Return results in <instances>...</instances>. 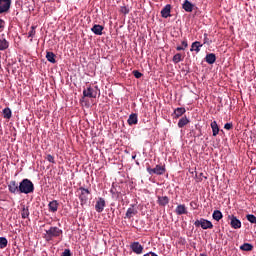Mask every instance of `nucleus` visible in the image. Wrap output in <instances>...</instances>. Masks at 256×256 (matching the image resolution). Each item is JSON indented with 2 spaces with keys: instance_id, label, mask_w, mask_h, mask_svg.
I'll return each mask as SVG.
<instances>
[{
  "instance_id": "nucleus-15",
  "label": "nucleus",
  "mask_w": 256,
  "mask_h": 256,
  "mask_svg": "<svg viewBox=\"0 0 256 256\" xmlns=\"http://www.w3.org/2000/svg\"><path fill=\"white\" fill-rule=\"evenodd\" d=\"M157 203H158V205H160V207H165L166 205H169V197L158 196Z\"/></svg>"
},
{
  "instance_id": "nucleus-47",
  "label": "nucleus",
  "mask_w": 256,
  "mask_h": 256,
  "mask_svg": "<svg viewBox=\"0 0 256 256\" xmlns=\"http://www.w3.org/2000/svg\"><path fill=\"white\" fill-rule=\"evenodd\" d=\"M0 67H1V60H0Z\"/></svg>"
},
{
  "instance_id": "nucleus-39",
  "label": "nucleus",
  "mask_w": 256,
  "mask_h": 256,
  "mask_svg": "<svg viewBox=\"0 0 256 256\" xmlns=\"http://www.w3.org/2000/svg\"><path fill=\"white\" fill-rule=\"evenodd\" d=\"M204 45H211V40L207 37V34H204Z\"/></svg>"
},
{
  "instance_id": "nucleus-14",
  "label": "nucleus",
  "mask_w": 256,
  "mask_h": 256,
  "mask_svg": "<svg viewBox=\"0 0 256 256\" xmlns=\"http://www.w3.org/2000/svg\"><path fill=\"white\" fill-rule=\"evenodd\" d=\"M48 209L51 213H57V210L59 209V202H57V200L49 202Z\"/></svg>"
},
{
  "instance_id": "nucleus-33",
  "label": "nucleus",
  "mask_w": 256,
  "mask_h": 256,
  "mask_svg": "<svg viewBox=\"0 0 256 256\" xmlns=\"http://www.w3.org/2000/svg\"><path fill=\"white\" fill-rule=\"evenodd\" d=\"M246 219H247V221H249V223L256 224V216L255 215L247 214Z\"/></svg>"
},
{
  "instance_id": "nucleus-43",
  "label": "nucleus",
  "mask_w": 256,
  "mask_h": 256,
  "mask_svg": "<svg viewBox=\"0 0 256 256\" xmlns=\"http://www.w3.org/2000/svg\"><path fill=\"white\" fill-rule=\"evenodd\" d=\"M150 255H151V256H159V255H157L155 252H150Z\"/></svg>"
},
{
  "instance_id": "nucleus-28",
  "label": "nucleus",
  "mask_w": 256,
  "mask_h": 256,
  "mask_svg": "<svg viewBox=\"0 0 256 256\" xmlns=\"http://www.w3.org/2000/svg\"><path fill=\"white\" fill-rule=\"evenodd\" d=\"M253 249V245L251 243H244L240 246L241 251H251Z\"/></svg>"
},
{
  "instance_id": "nucleus-46",
  "label": "nucleus",
  "mask_w": 256,
  "mask_h": 256,
  "mask_svg": "<svg viewBox=\"0 0 256 256\" xmlns=\"http://www.w3.org/2000/svg\"><path fill=\"white\" fill-rule=\"evenodd\" d=\"M190 205H193V202H191Z\"/></svg>"
},
{
  "instance_id": "nucleus-45",
  "label": "nucleus",
  "mask_w": 256,
  "mask_h": 256,
  "mask_svg": "<svg viewBox=\"0 0 256 256\" xmlns=\"http://www.w3.org/2000/svg\"><path fill=\"white\" fill-rule=\"evenodd\" d=\"M200 176L203 177V173H200Z\"/></svg>"
},
{
  "instance_id": "nucleus-9",
  "label": "nucleus",
  "mask_w": 256,
  "mask_h": 256,
  "mask_svg": "<svg viewBox=\"0 0 256 256\" xmlns=\"http://www.w3.org/2000/svg\"><path fill=\"white\" fill-rule=\"evenodd\" d=\"M228 219L232 229H241V220L237 219L234 215H229Z\"/></svg>"
},
{
  "instance_id": "nucleus-42",
  "label": "nucleus",
  "mask_w": 256,
  "mask_h": 256,
  "mask_svg": "<svg viewBox=\"0 0 256 256\" xmlns=\"http://www.w3.org/2000/svg\"><path fill=\"white\" fill-rule=\"evenodd\" d=\"M176 51H185V48L183 46L176 47Z\"/></svg>"
},
{
  "instance_id": "nucleus-10",
  "label": "nucleus",
  "mask_w": 256,
  "mask_h": 256,
  "mask_svg": "<svg viewBox=\"0 0 256 256\" xmlns=\"http://www.w3.org/2000/svg\"><path fill=\"white\" fill-rule=\"evenodd\" d=\"M8 191L13 193L14 195L16 193H19V184L17 183V181L12 180V181L9 182V184H8Z\"/></svg>"
},
{
  "instance_id": "nucleus-27",
  "label": "nucleus",
  "mask_w": 256,
  "mask_h": 256,
  "mask_svg": "<svg viewBox=\"0 0 256 256\" xmlns=\"http://www.w3.org/2000/svg\"><path fill=\"white\" fill-rule=\"evenodd\" d=\"M46 59L49 61V63H57V60H55V53L53 52H47Z\"/></svg>"
},
{
  "instance_id": "nucleus-29",
  "label": "nucleus",
  "mask_w": 256,
  "mask_h": 256,
  "mask_svg": "<svg viewBox=\"0 0 256 256\" xmlns=\"http://www.w3.org/2000/svg\"><path fill=\"white\" fill-rule=\"evenodd\" d=\"M173 63H181V61H183V56L181 55V53H177L173 56L172 59Z\"/></svg>"
},
{
  "instance_id": "nucleus-44",
  "label": "nucleus",
  "mask_w": 256,
  "mask_h": 256,
  "mask_svg": "<svg viewBox=\"0 0 256 256\" xmlns=\"http://www.w3.org/2000/svg\"><path fill=\"white\" fill-rule=\"evenodd\" d=\"M135 157H137V155L132 156V159H135Z\"/></svg>"
},
{
  "instance_id": "nucleus-17",
  "label": "nucleus",
  "mask_w": 256,
  "mask_h": 256,
  "mask_svg": "<svg viewBox=\"0 0 256 256\" xmlns=\"http://www.w3.org/2000/svg\"><path fill=\"white\" fill-rule=\"evenodd\" d=\"M205 61L206 63H208V65H213V63L217 61V56L213 53L207 54L205 57Z\"/></svg>"
},
{
  "instance_id": "nucleus-8",
  "label": "nucleus",
  "mask_w": 256,
  "mask_h": 256,
  "mask_svg": "<svg viewBox=\"0 0 256 256\" xmlns=\"http://www.w3.org/2000/svg\"><path fill=\"white\" fill-rule=\"evenodd\" d=\"M130 249L136 255H141V253H143V245H141L139 242H132L130 244Z\"/></svg>"
},
{
  "instance_id": "nucleus-16",
  "label": "nucleus",
  "mask_w": 256,
  "mask_h": 256,
  "mask_svg": "<svg viewBox=\"0 0 256 256\" xmlns=\"http://www.w3.org/2000/svg\"><path fill=\"white\" fill-rule=\"evenodd\" d=\"M103 26L99 25V24H95L92 28L91 31L92 33H94L95 35H103Z\"/></svg>"
},
{
  "instance_id": "nucleus-32",
  "label": "nucleus",
  "mask_w": 256,
  "mask_h": 256,
  "mask_svg": "<svg viewBox=\"0 0 256 256\" xmlns=\"http://www.w3.org/2000/svg\"><path fill=\"white\" fill-rule=\"evenodd\" d=\"M8 243L9 242L7 241V238L0 237V249H5V247H7Z\"/></svg>"
},
{
  "instance_id": "nucleus-5",
  "label": "nucleus",
  "mask_w": 256,
  "mask_h": 256,
  "mask_svg": "<svg viewBox=\"0 0 256 256\" xmlns=\"http://www.w3.org/2000/svg\"><path fill=\"white\" fill-rule=\"evenodd\" d=\"M195 227H201L202 229H213V223L207 219L201 218L194 222Z\"/></svg>"
},
{
  "instance_id": "nucleus-41",
  "label": "nucleus",
  "mask_w": 256,
  "mask_h": 256,
  "mask_svg": "<svg viewBox=\"0 0 256 256\" xmlns=\"http://www.w3.org/2000/svg\"><path fill=\"white\" fill-rule=\"evenodd\" d=\"M182 47H183L184 49H187V47H189V44L187 43V40H183V41H182Z\"/></svg>"
},
{
  "instance_id": "nucleus-26",
  "label": "nucleus",
  "mask_w": 256,
  "mask_h": 256,
  "mask_svg": "<svg viewBox=\"0 0 256 256\" xmlns=\"http://www.w3.org/2000/svg\"><path fill=\"white\" fill-rule=\"evenodd\" d=\"M137 114H131L128 118V125H137Z\"/></svg>"
},
{
  "instance_id": "nucleus-1",
  "label": "nucleus",
  "mask_w": 256,
  "mask_h": 256,
  "mask_svg": "<svg viewBox=\"0 0 256 256\" xmlns=\"http://www.w3.org/2000/svg\"><path fill=\"white\" fill-rule=\"evenodd\" d=\"M35 191V185L29 179H23L19 184V193H24L25 195H29V193H33Z\"/></svg>"
},
{
  "instance_id": "nucleus-48",
  "label": "nucleus",
  "mask_w": 256,
  "mask_h": 256,
  "mask_svg": "<svg viewBox=\"0 0 256 256\" xmlns=\"http://www.w3.org/2000/svg\"><path fill=\"white\" fill-rule=\"evenodd\" d=\"M0 163H1V160H0Z\"/></svg>"
},
{
  "instance_id": "nucleus-38",
  "label": "nucleus",
  "mask_w": 256,
  "mask_h": 256,
  "mask_svg": "<svg viewBox=\"0 0 256 256\" xmlns=\"http://www.w3.org/2000/svg\"><path fill=\"white\" fill-rule=\"evenodd\" d=\"M120 11H121V13H123L124 15H128V13H129V8H127L126 6H122Z\"/></svg>"
},
{
  "instance_id": "nucleus-12",
  "label": "nucleus",
  "mask_w": 256,
  "mask_h": 256,
  "mask_svg": "<svg viewBox=\"0 0 256 256\" xmlns=\"http://www.w3.org/2000/svg\"><path fill=\"white\" fill-rule=\"evenodd\" d=\"M175 213L176 215H187L189 212L187 211V206H185V204H180L176 207Z\"/></svg>"
},
{
  "instance_id": "nucleus-40",
  "label": "nucleus",
  "mask_w": 256,
  "mask_h": 256,
  "mask_svg": "<svg viewBox=\"0 0 256 256\" xmlns=\"http://www.w3.org/2000/svg\"><path fill=\"white\" fill-rule=\"evenodd\" d=\"M3 29H5V20L0 18V31H2Z\"/></svg>"
},
{
  "instance_id": "nucleus-37",
  "label": "nucleus",
  "mask_w": 256,
  "mask_h": 256,
  "mask_svg": "<svg viewBox=\"0 0 256 256\" xmlns=\"http://www.w3.org/2000/svg\"><path fill=\"white\" fill-rule=\"evenodd\" d=\"M46 159L49 161V163H55V157H53L51 154H48Z\"/></svg>"
},
{
  "instance_id": "nucleus-11",
  "label": "nucleus",
  "mask_w": 256,
  "mask_h": 256,
  "mask_svg": "<svg viewBox=\"0 0 256 256\" xmlns=\"http://www.w3.org/2000/svg\"><path fill=\"white\" fill-rule=\"evenodd\" d=\"M95 209L97 213H103V210L105 209V199L99 198L96 202Z\"/></svg>"
},
{
  "instance_id": "nucleus-18",
  "label": "nucleus",
  "mask_w": 256,
  "mask_h": 256,
  "mask_svg": "<svg viewBox=\"0 0 256 256\" xmlns=\"http://www.w3.org/2000/svg\"><path fill=\"white\" fill-rule=\"evenodd\" d=\"M210 127L212 129L213 137H217V135H219V125L217 124V121L211 122Z\"/></svg>"
},
{
  "instance_id": "nucleus-13",
  "label": "nucleus",
  "mask_w": 256,
  "mask_h": 256,
  "mask_svg": "<svg viewBox=\"0 0 256 256\" xmlns=\"http://www.w3.org/2000/svg\"><path fill=\"white\" fill-rule=\"evenodd\" d=\"M161 16L164 19H167L168 17H171V4H167L162 10H161Z\"/></svg>"
},
{
  "instance_id": "nucleus-22",
  "label": "nucleus",
  "mask_w": 256,
  "mask_h": 256,
  "mask_svg": "<svg viewBox=\"0 0 256 256\" xmlns=\"http://www.w3.org/2000/svg\"><path fill=\"white\" fill-rule=\"evenodd\" d=\"M135 215H137V209H134L133 206L127 209L126 219H131L132 217H135Z\"/></svg>"
},
{
  "instance_id": "nucleus-25",
  "label": "nucleus",
  "mask_w": 256,
  "mask_h": 256,
  "mask_svg": "<svg viewBox=\"0 0 256 256\" xmlns=\"http://www.w3.org/2000/svg\"><path fill=\"white\" fill-rule=\"evenodd\" d=\"M214 221H221L223 219V213L219 210H215L212 214Z\"/></svg>"
},
{
  "instance_id": "nucleus-4",
  "label": "nucleus",
  "mask_w": 256,
  "mask_h": 256,
  "mask_svg": "<svg viewBox=\"0 0 256 256\" xmlns=\"http://www.w3.org/2000/svg\"><path fill=\"white\" fill-rule=\"evenodd\" d=\"M146 171L149 175H165L167 169L165 168V165H156L155 168H151V166L148 165Z\"/></svg>"
},
{
  "instance_id": "nucleus-23",
  "label": "nucleus",
  "mask_w": 256,
  "mask_h": 256,
  "mask_svg": "<svg viewBox=\"0 0 256 256\" xmlns=\"http://www.w3.org/2000/svg\"><path fill=\"white\" fill-rule=\"evenodd\" d=\"M6 49H9V41L5 38L0 39V51H6Z\"/></svg>"
},
{
  "instance_id": "nucleus-2",
  "label": "nucleus",
  "mask_w": 256,
  "mask_h": 256,
  "mask_svg": "<svg viewBox=\"0 0 256 256\" xmlns=\"http://www.w3.org/2000/svg\"><path fill=\"white\" fill-rule=\"evenodd\" d=\"M46 235L47 239L51 241V239L61 237V235H63V230L57 226H51L48 230H46Z\"/></svg>"
},
{
  "instance_id": "nucleus-30",
  "label": "nucleus",
  "mask_w": 256,
  "mask_h": 256,
  "mask_svg": "<svg viewBox=\"0 0 256 256\" xmlns=\"http://www.w3.org/2000/svg\"><path fill=\"white\" fill-rule=\"evenodd\" d=\"M22 219H29V208L23 207L21 210Z\"/></svg>"
},
{
  "instance_id": "nucleus-19",
  "label": "nucleus",
  "mask_w": 256,
  "mask_h": 256,
  "mask_svg": "<svg viewBox=\"0 0 256 256\" xmlns=\"http://www.w3.org/2000/svg\"><path fill=\"white\" fill-rule=\"evenodd\" d=\"M182 8L184 9V11H186L187 13H191L193 11V4L189 1L186 0L183 5Z\"/></svg>"
},
{
  "instance_id": "nucleus-7",
  "label": "nucleus",
  "mask_w": 256,
  "mask_h": 256,
  "mask_svg": "<svg viewBox=\"0 0 256 256\" xmlns=\"http://www.w3.org/2000/svg\"><path fill=\"white\" fill-rule=\"evenodd\" d=\"M83 97H88L89 99H96L97 98V90L93 89L91 85L83 90Z\"/></svg>"
},
{
  "instance_id": "nucleus-36",
  "label": "nucleus",
  "mask_w": 256,
  "mask_h": 256,
  "mask_svg": "<svg viewBox=\"0 0 256 256\" xmlns=\"http://www.w3.org/2000/svg\"><path fill=\"white\" fill-rule=\"evenodd\" d=\"M224 129H226V131H231V129H233V123H226Z\"/></svg>"
},
{
  "instance_id": "nucleus-24",
  "label": "nucleus",
  "mask_w": 256,
  "mask_h": 256,
  "mask_svg": "<svg viewBox=\"0 0 256 256\" xmlns=\"http://www.w3.org/2000/svg\"><path fill=\"white\" fill-rule=\"evenodd\" d=\"M188 123L189 119L187 118V116L182 117L178 122L179 129H183V127H185V125H188Z\"/></svg>"
},
{
  "instance_id": "nucleus-3",
  "label": "nucleus",
  "mask_w": 256,
  "mask_h": 256,
  "mask_svg": "<svg viewBox=\"0 0 256 256\" xmlns=\"http://www.w3.org/2000/svg\"><path fill=\"white\" fill-rule=\"evenodd\" d=\"M78 198L80 199L81 205H85L87 201H89V195H91V191L84 187L78 188L77 192Z\"/></svg>"
},
{
  "instance_id": "nucleus-20",
  "label": "nucleus",
  "mask_w": 256,
  "mask_h": 256,
  "mask_svg": "<svg viewBox=\"0 0 256 256\" xmlns=\"http://www.w3.org/2000/svg\"><path fill=\"white\" fill-rule=\"evenodd\" d=\"M200 47H203V44L199 41H195L192 43L190 51H196V53H199V51H201Z\"/></svg>"
},
{
  "instance_id": "nucleus-6",
  "label": "nucleus",
  "mask_w": 256,
  "mask_h": 256,
  "mask_svg": "<svg viewBox=\"0 0 256 256\" xmlns=\"http://www.w3.org/2000/svg\"><path fill=\"white\" fill-rule=\"evenodd\" d=\"M11 0H0V15L9 13L11 11Z\"/></svg>"
},
{
  "instance_id": "nucleus-35",
  "label": "nucleus",
  "mask_w": 256,
  "mask_h": 256,
  "mask_svg": "<svg viewBox=\"0 0 256 256\" xmlns=\"http://www.w3.org/2000/svg\"><path fill=\"white\" fill-rule=\"evenodd\" d=\"M132 73L136 79H141V77H143V73L139 72V70H134Z\"/></svg>"
},
{
  "instance_id": "nucleus-31",
  "label": "nucleus",
  "mask_w": 256,
  "mask_h": 256,
  "mask_svg": "<svg viewBox=\"0 0 256 256\" xmlns=\"http://www.w3.org/2000/svg\"><path fill=\"white\" fill-rule=\"evenodd\" d=\"M4 119H11L12 112L9 108L3 109Z\"/></svg>"
},
{
  "instance_id": "nucleus-21",
  "label": "nucleus",
  "mask_w": 256,
  "mask_h": 256,
  "mask_svg": "<svg viewBox=\"0 0 256 256\" xmlns=\"http://www.w3.org/2000/svg\"><path fill=\"white\" fill-rule=\"evenodd\" d=\"M187 110H185V108L181 107V108H176L174 110V115L176 119H179V117H182V115H185Z\"/></svg>"
},
{
  "instance_id": "nucleus-34",
  "label": "nucleus",
  "mask_w": 256,
  "mask_h": 256,
  "mask_svg": "<svg viewBox=\"0 0 256 256\" xmlns=\"http://www.w3.org/2000/svg\"><path fill=\"white\" fill-rule=\"evenodd\" d=\"M37 29V26H31V30L28 32V37H31V39H33V37H35V34L37 33L35 30Z\"/></svg>"
}]
</instances>
